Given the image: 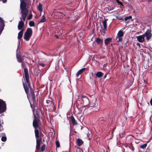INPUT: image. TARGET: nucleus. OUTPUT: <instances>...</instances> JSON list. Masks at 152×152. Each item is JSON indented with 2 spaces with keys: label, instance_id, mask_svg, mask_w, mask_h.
<instances>
[{
  "label": "nucleus",
  "instance_id": "f257e3e1",
  "mask_svg": "<svg viewBox=\"0 0 152 152\" xmlns=\"http://www.w3.org/2000/svg\"><path fill=\"white\" fill-rule=\"evenodd\" d=\"M24 74L26 81V83H23V85L25 91L27 94V97L29 100L30 99H31L34 101L35 100V96L33 91L32 90H31L30 92L31 94L29 96H28V94L29 87V83L28 72V69L27 68H25L24 69Z\"/></svg>",
  "mask_w": 152,
  "mask_h": 152
},
{
  "label": "nucleus",
  "instance_id": "f03ea898",
  "mask_svg": "<svg viewBox=\"0 0 152 152\" xmlns=\"http://www.w3.org/2000/svg\"><path fill=\"white\" fill-rule=\"evenodd\" d=\"M33 115L34 117V119L33 121V126L35 128V133L36 139L40 138L39 137V132L38 129H37L38 128L39 126V120L36 118V115H35V110L32 109Z\"/></svg>",
  "mask_w": 152,
  "mask_h": 152
},
{
  "label": "nucleus",
  "instance_id": "7ed1b4c3",
  "mask_svg": "<svg viewBox=\"0 0 152 152\" xmlns=\"http://www.w3.org/2000/svg\"><path fill=\"white\" fill-rule=\"evenodd\" d=\"M26 4L25 2H21L20 4V8L21 10V13L22 15V17L25 18L26 17L28 14V11L26 8Z\"/></svg>",
  "mask_w": 152,
  "mask_h": 152
},
{
  "label": "nucleus",
  "instance_id": "20e7f679",
  "mask_svg": "<svg viewBox=\"0 0 152 152\" xmlns=\"http://www.w3.org/2000/svg\"><path fill=\"white\" fill-rule=\"evenodd\" d=\"M26 17L24 18L22 17V15H21V17L20 18V20L19 22L18 26V29L19 30L24 31L26 28V27L24 25V22L26 19Z\"/></svg>",
  "mask_w": 152,
  "mask_h": 152
},
{
  "label": "nucleus",
  "instance_id": "39448f33",
  "mask_svg": "<svg viewBox=\"0 0 152 152\" xmlns=\"http://www.w3.org/2000/svg\"><path fill=\"white\" fill-rule=\"evenodd\" d=\"M32 34V29L30 28H27L24 34V39L26 41H28Z\"/></svg>",
  "mask_w": 152,
  "mask_h": 152
},
{
  "label": "nucleus",
  "instance_id": "423d86ee",
  "mask_svg": "<svg viewBox=\"0 0 152 152\" xmlns=\"http://www.w3.org/2000/svg\"><path fill=\"white\" fill-rule=\"evenodd\" d=\"M6 110V104L4 102L0 99V113L4 112Z\"/></svg>",
  "mask_w": 152,
  "mask_h": 152
},
{
  "label": "nucleus",
  "instance_id": "0eeeda50",
  "mask_svg": "<svg viewBox=\"0 0 152 152\" xmlns=\"http://www.w3.org/2000/svg\"><path fill=\"white\" fill-rule=\"evenodd\" d=\"M143 34L145 35V37H146L148 41L151 38L152 36L151 31L149 30H148L145 33Z\"/></svg>",
  "mask_w": 152,
  "mask_h": 152
},
{
  "label": "nucleus",
  "instance_id": "6e6552de",
  "mask_svg": "<svg viewBox=\"0 0 152 152\" xmlns=\"http://www.w3.org/2000/svg\"><path fill=\"white\" fill-rule=\"evenodd\" d=\"M81 97L82 99V100L84 106H86L88 105L89 102L88 98L87 97H84L83 96H81Z\"/></svg>",
  "mask_w": 152,
  "mask_h": 152
},
{
  "label": "nucleus",
  "instance_id": "1a4fd4ad",
  "mask_svg": "<svg viewBox=\"0 0 152 152\" xmlns=\"http://www.w3.org/2000/svg\"><path fill=\"white\" fill-rule=\"evenodd\" d=\"M4 20L0 17V35L4 29Z\"/></svg>",
  "mask_w": 152,
  "mask_h": 152
},
{
  "label": "nucleus",
  "instance_id": "9d476101",
  "mask_svg": "<svg viewBox=\"0 0 152 152\" xmlns=\"http://www.w3.org/2000/svg\"><path fill=\"white\" fill-rule=\"evenodd\" d=\"M145 35L143 34L137 37V39L139 42H142L145 41Z\"/></svg>",
  "mask_w": 152,
  "mask_h": 152
},
{
  "label": "nucleus",
  "instance_id": "9b49d317",
  "mask_svg": "<svg viewBox=\"0 0 152 152\" xmlns=\"http://www.w3.org/2000/svg\"><path fill=\"white\" fill-rule=\"evenodd\" d=\"M41 142V139L40 138H37L36 139V148L37 149H39Z\"/></svg>",
  "mask_w": 152,
  "mask_h": 152
},
{
  "label": "nucleus",
  "instance_id": "f8f14e48",
  "mask_svg": "<svg viewBox=\"0 0 152 152\" xmlns=\"http://www.w3.org/2000/svg\"><path fill=\"white\" fill-rule=\"evenodd\" d=\"M108 20V19H105L102 22V23L104 28V31L107 30V21Z\"/></svg>",
  "mask_w": 152,
  "mask_h": 152
},
{
  "label": "nucleus",
  "instance_id": "ddd939ff",
  "mask_svg": "<svg viewBox=\"0 0 152 152\" xmlns=\"http://www.w3.org/2000/svg\"><path fill=\"white\" fill-rule=\"evenodd\" d=\"M112 38H108L104 40V43L105 45H107L111 41Z\"/></svg>",
  "mask_w": 152,
  "mask_h": 152
},
{
  "label": "nucleus",
  "instance_id": "4468645a",
  "mask_svg": "<svg viewBox=\"0 0 152 152\" xmlns=\"http://www.w3.org/2000/svg\"><path fill=\"white\" fill-rule=\"evenodd\" d=\"M54 105V103H53L52 101L50 100H46V106H49L50 105Z\"/></svg>",
  "mask_w": 152,
  "mask_h": 152
},
{
  "label": "nucleus",
  "instance_id": "2eb2a0df",
  "mask_svg": "<svg viewBox=\"0 0 152 152\" xmlns=\"http://www.w3.org/2000/svg\"><path fill=\"white\" fill-rule=\"evenodd\" d=\"M77 144L78 146H80L83 143V141L80 139H78L77 140Z\"/></svg>",
  "mask_w": 152,
  "mask_h": 152
},
{
  "label": "nucleus",
  "instance_id": "dca6fc26",
  "mask_svg": "<svg viewBox=\"0 0 152 152\" xmlns=\"http://www.w3.org/2000/svg\"><path fill=\"white\" fill-rule=\"evenodd\" d=\"M23 31H24L23 30L20 31L18 33V39H20L21 38H22L23 36Z\"/></svg>",
  "mask_w": 152,
  "mask_h": 152
},
{
  "label": "nucleus",
  "instance_id": "f3484780",
  "mask_svg": "<svg viewBox=\"0 0 152 152\" xmlns=\"http://www.w3.org/2000/svg\"><path fill=\"white\" fill-rule=\"evenodd\" d=\"M124 33L121 31H118L116 36L117 37H123L124 36Z\"/></svg>",
  "mask_w": 152,
  "mask_h": 152
},
{
  "label": "nucleus",
  "instance_id": "a211bd4d",
  "mask_svg": "<svg viewBox=\"0 0 152 152\" xmlns=\"http://www.w3.org/2000/svg\"><path fill=\"white\" fill-rule=\"evenodd\" d=\"M17 58L18 61L19 62H22V60L23 59V57H22V56H18L17 55Z\"/></svg>",
  "mask_w": 152,
  "mask_h": 152
},
{
  "label": "nucleus",
  "instance_id": "6ab92c4d",
  "mask_svg": "<svg viewBox=\"0 0 152 152\" xmlns=\"http://www.w3.org/2000/svg\"><path fill=\"white\" fill-rule=\"evenodd\" d=\"M85 69V68H83L82 69L80 70L77 72L76 74L77 77H78V76L80 75Z\"/></svg>",
  "mask_w": 152,
  "mask_h": 152
},
{
  "label": "nucleus",
  "instance_id": "aec40b11",
  "mask_svg": "<svg viewBox=\"0 0 152 152\" xmlns=\"http://www.w3.org/2000/svg\"><path fill=\"white\" fill-rule=\"evenodd\" d=\"M103 73L101 72H99L96 73V75L98 77H100L103 76Z\"/></svg>",
  "mask_w": 152,
  "mask_h": 152
},
{
  "label": "nucleus",
  "instance_id": "412c9836",
  "mask_svg": "<svg viewBox=\"0 0 152 152\" xmlns=\"http://www.w3.org/2000/svg\"><path fill=\"white\" fill-rule=\"evenodd\" d=\"M96 99H93L92 101L91 102L90 104L91 107H93L96 105Z\"/></svg>",
  "mask_w": 152,
  "mask_h": 152
},
{
  "label": "nucleus",
  "instance_id": "4be33fe9",
  "mask_svg": "<svg viewBox=\"0 0 152 152\" xmlns=\"http://www.w3.org/2000/svg\"><path fill=\"white\" fill-rule=\"evenodd\" d=\"M3 124V120L0 118V131L3 130V127L2 125Z\"/></svg>",
  "mask_w": 152,
  "mask_h": 152
},
{
  "label": "nucleus",
  "instance_id": "5701e85b",
  "mask_svg": "<svg viewBox=\"0 0 152 152\" xmlns=\"http://www.w3.org/2000/svg\"><path fill=\"white\" fill-rule=\"evenodd\" d=\"M38 10L40 12H42V4L39 3V4L38 6L37 7Z\"/></svg>",
  "mask_w": 152,
  "mask_h": 152
},
{
  "label": "nucleus",
  "instance_id": "b1692460",
  "mask_svg": "<svg viewBox=\"0 0 152 152\" xmlns=\"http://www.w3.org/2000/svg\"><path fill=\"white\" fill-rule=\"evenodd\" d=\"M46 18L44 15H43L42 17V19L40 20V21L39 22L40 23H43L46 21Z\"/></svg>",
  "mask_w": 152,
  "mask_h": 152
},
{
  "label": "nucleus",
  "instance_id": "393cba45",
  "mask_svg": "<svg viewBox=\"0 0 152 152\" xmlns=\"http://www.w3.org/2000/svg\"><path fill=\"white\" fill-rule=\"evenodd\" d=\"M96 42L99 44H102L103 43V40L99 38L96 39Z\"/></svg>",
  "mask_w": 152,
  "mask_h": 152
},
{
  "label": "nucleus",
  "instance_id": "a878e982",
  "mask_svg": "<svg viewBox=\"0 0 152 152\" xmlns=\"http://www.w3.org/2000/svg\"><path fill=\"white\" fill-rule=\"evenodd\" d=\"M123 37H117V36H116V40L118 42H121L123 40Z\"/></svg>",
  "mask_w": 152,
  "mask_h": 152
},
{
  "label": "nucleus",
  "instance_id": "bb28decb",
  "mask_svg": "<svg viewBox=\"0 0 152 152\" xmlns=\"http://www.w3.org/2000/svg\"><path fill=\"white\" fill-rule=\"evenodd\" d=\"M71 119L72 120V121L74 125H76L77 124V122L75 120V118L73 117V116H72L71 117Z\"/></svg>",
  "mask_w": 152,
  "mask_h": 152
},
{
  "label": "nucleus",
  "instance_id": "cd10ccee",
  "mask_svg": "<svg viewBox=\"0 0 152 152\" xmlns=\"http://www.w3.org/2000/svg\"><path fill=\"white\" fill-rule=\"evenodd\" d=\"M147 144L146 143H145L140 145V147L141 148L144 149L145 148L147 147Z\"/></svg>",
  "mask_w": 152,
  "mask_h": 152
},
{
  "label": "nucleus",
  "instance_id": "c85d7f7f",
  "mask_svg": "<svg viewBox=\"0 0 152 152\" xmlns=\"http://www.w3.org/2000/svg\"><path fill=\"white\" fill-rule=\"evenodd\" d=\"M29 25L30 26H34V23L33 21H30L29 22Z\"/></svg>",
  "mask_w": 152,
  "mask_h": 152
},
{
  "label": "nucleus",
  "instance_id": "c756f323",
  "mask_svg": "<svg viewBox=\"0 0 152 152\" xmlns=\"http://www.w3.org/2000/svg\"><path fill=\"white\" fill-rule=\"evenodd\" d=\"M132 18V17L131 16H129L126 17H125L124 18V20L125 21H127L128 19H131Z\"/></svg>",
  "mask_w": 152,
  "mask_h": 152
},
{
  "label": "nucleus",
  "instance_id": "7c9ffc66",
  "mask_svg": "<svg viewBox=\"0 0 152 152\" xmlns=\"http://www.w3.org/2000/svg\"><path fill=\"white\" fill-rule=\"evenodd\" d=\"M1 140L2 141L4 142L6 141L7 140V137L5 136H3L1 137Z\"/></svg>",
  "mask_w": 152,
  "mask_h": 152
},
{
  "label": "nucleus",
  "instance_id": "2f4dec72",
  "mask_svg": "<svg viewBox=\"0 0 152 152\" xmlns=\"http://www.w3.org/2000/svg\"><path fill=\"white\" fill-rule=\"evenodd\" d=\"M45 149V145H43L41 148V150L42 151H44Z\"/></svg>",
  "mask_w": 152,
  "mask_h": 152
},
{
  "label": "nucleus",
  "instance_id": "473e14b6",
  "mask_svg": "<svg viewBox=\"0 0 152 152\" xmlns=\"http://www.w3.org/2000/svg\"><path fill=\"white\" fill-rule=\"evenodd\" d=\"M116 2L119 4L121 5V6H123L122 5V3L120 1L118 0H116Z\"/></svg>",
  "mask_w": 152,
  "mask_h": 152
},
{
  "label": "nucleus",
  "instance_id": "72a5a7b5",
  "mask_svg": "<svg viewBox=\"0 0 152 152\" xmlns=\"http://www.w3.org/2000/svg\"><path fill=\"white\" fill-rule=\"evenodd\" d=\"M32 14H30L29 16L27 18V19L29 20H30L32 18Z\"/></svg>",
  "mask_w": 152,
  "mask_h": 152
},
{
  "label": "nucleus",
  "instance_id": "f704fd0d",
  "mask_svg": "<svg viewBox=\"0 0 152 152\" xmlns=\"http://www.w3.org/2000/svg\"><path fill=\"white\" fill-rule=\"evenodd\" d=\"M56 147L58 148L59 147H60V144L59 142L58 141H56Z\"/></svg>",
  "mask_w": 152,
  "mask_h": 152
},
{
  "label": "nucleus",
  "instance_id": "c9c22d12",
  "mask_svg": "<svg viewBox=\"0 0 152 152\" xmlns=\"http://www.w3.org/2000/svg\"><path fill=\"white\" fill-rule=\"evenodd\" d=\"M150 103L151 105V106H152V98L151 99L150 101Z\"/></svg>",
  "mask_w": 152,
  "mask_h": 152
},
{
  "label": "nucleus",
  "instance_id": "e433bc0d",
  "mask_svg": "<svg viewBox=\"0 0 152 152\" xmlns=\"http://www.w3.org/2000/svg\"><path fill=\"white\" fill-rule=\"evenodd\" d=\"M90 134H89V133H88V134H87V136L89 138V139L90 138Z\"/></svg>",
  "mask_w": 152,
  "mask_h": 152
},
{
  "label": "nucleus",
  "instance_id": "4c0bfd02",
  "mask_svg": "<svg viewBox=\"0 0 152 152\" xmlns=\"http://www.w3.org/2000/svg\"><path fill=\"white\" fill-rule=\"evenodd\" d=\"M39 65L42 66H44V64L42 63L40 64Z\"/></svg>",
  "mask_w": 152,
  "mask_h": 152
},
{
  "label": "nucleus",
  "instance_id": "58836bf2",
  "mask_svg": "<svg viewBox=\"0 0 152 152\" xmlns=\"http://www.w3.org/2000/svg\"><path fill=\"white\" fill-rule=\"evenodd\" d=\"M2 1L4 3L6 2L7 1V0H2Z\"/></svg>",
  "mask_w": 152,
  "mask_h": 152
},
{
  "label": "nucleus",
  "instance_id": "ea45409f",
  "mask_svg": "<svg viewBox=\"0 0 152 152\" xmlns=\"http://www.w3.org/2000/svg\"><path fill=\"white\" fill-rule=\"evenodd\" d=\"M25 0H20V2H25Z\"/></svg>",
  "mask_w": 152,
  "mask_h": 152
},
{
  "label": "nucleus",
  "instance_id": "a19ab883",
  "mask_svg": "<svg viewBox=\"0 0 152 152\" xmlns=\"http://www.w3.org/2000/svg\"><path fill=\"white\" fill-rule=\"evenodd\" d=\"M137 45L138 46H139V47H140V44L139 43H137Z\"/></svg>",
  "mask_w": 152,
  "mask_h": 152
},
{
  "label": "nucleus",
  "instance_id": "79ce46f5",
  "mask_svg": "<svg viewBox=\"0 0 152 152\" xmlns=\"http://www.w3.org/2000/svg\"><path fill=\"white\" fill-rule=\"evenodd\" d=\"M22 66L23 67L24 66V63H22Z\"/></svg>",
  "mask_w": 152,
  "mask_h": 152
},
{
  "label": "nucleus",
  "instance_id": "37998d69",
  "mask_svg": "<svg viewBox=\"0 0 152 152\" xmlns=\"http://www.w3.org/2000/svg\"><path fill=\"white\" fill-rule=\"evenodd\" d=\"M119 20H121L122 19V18H121L120 17V18H119Z\"/></svg>",
  "mask_w": 152,
  "mask_h": 152
},
{
  "label": "nucleus",
  "instance_id": "c03bdc74",
  "mask_svg": "<svg viewBox=\"0 0 152 152\" xmlns=\"http://www.w3.org/2000/svg\"><path fill=\"white\" fill-rule=\"evenodd\" d=\"M56 37L57 38H58V36H56Z\"/></svg>",
  "mask_w": 152,
  "mask_h": 152
},
{
  "label": "nucleus",
  "instance_id": "a18cd8bd",
  "mask_svg": "<svg viewBox=\"0 0 152 152\" xmlns=\"http://www.w3.org/2000/svg\"><path fill=\"white\" fill-rule=\"evenodd\" d=\"M104 34H105V32L104 31Z\"/></svg>",
  "mask_w": 152,
  "mask_h": 152
},
{
  "label": "nucleus",
  "instance_id": "49530a36",
  "mask_svg": "<svg viewBox=\"0 0 152 152\" xmlns=\"http://www.w3.org/2000/svg\"><path fill=\"white\" fill-rule=\"evenodd\" d=\"M149 1H151V0H148Z\"/></svg>",
  "mask_w": 152,
  "mask_h": 152
},
{
  "label": "nucleus",
  "instance_id": "de8ad7c7",
  "mask_svg": "<svg viewBox=\"0 0 152 152\" xmlns=\"http://www.w3.org/2000/svg\"><path fill=\"white\" fill-rule=\"evenodd\" d=\"M36 113H37V110L36 111Z\"/></svg>",
  "mask_w": 152,
  "mask_h": 152
}]
</instances>
